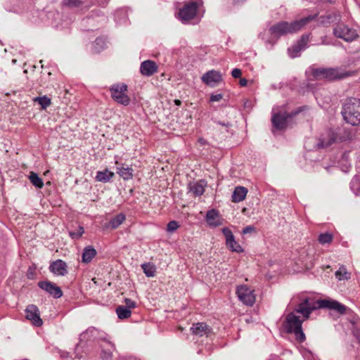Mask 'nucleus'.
Masks as SVG:
<instances>
[{
	"label": "nucleus",
	"instance_id": "1",
	"mask_svg": "<svg viewBox=\"0 0 360 360\" xmlns=\"http://www.w3.org/2000/svg\"><path fill=\"white\" fill-rule=\"evenodd\" d=\"M319 308H328L337 311L341 314L345 313L346 307L340 302L331 300H319L307 298L299 304L295 311L287 315L285 319V328L288 333H293L296 339L304 342L305 335L302 329L304 321L309 319V314Z\"/></svg>",
	"mask_w": 360,
	"mask_h": 360
},
{
	"label": "nucleus",
	"instance_id": "2",
	"mask_svg": "<svg viewBox=\"0 0 360 360\" xmlns=\"http://www.w3.org/2000/svg\"><path fill=\"white\" fill-rule=\"evenodd\" d=\"M345 120L352 125L360 124V100L350 99L343 107L342 111Z\"/></svg>",
	"mask_w": 360,
	"mask_h": 360
},
{
	"label": "nucleus",
	"instance_id": "3",
	"mask_svg": "<svg viewBox=\"0 0 360 360\" xmlns=\"http://www.w3.org/2000/svg\"><path fill=\"white\" fill-rule=\"evenodd\" d=\"M316 79L334 80L343 79L349 75V73L339 68H317L312 71Z\"/></svg>",
	"mask_w": 360,
	"mask_h": 360
},
{
	"label": "nucleus",
	"instance_id": "4",
	"mask_svg": "<svg viewBox=\"0 0 360 360\" xmlns=\"http://www.w3.org/2000/svg\"><path fill=\"white\" fill-rule=\"evenodd\" d=\"M200 5V1H194L186 3L177 12L178 18L181 20H192L198 13Z\"/></svg>",
	"mask_w": 360,
	"mask_h": 360
},
{
	"label": "nucleus",
	"instance_id": "5",
	"mask_svg": "<svg viewBox=\"0 0 360 360\" xmlns=\"http://www.w3.org/2000/svg\"><path fill=\"white\" fill-rule=\"evenodd\" d=\"M111 96L117 103L128 105L130 98L127 96V85L125 84H115L110 87Z\"/></svg>",
	"mask_w": 360,
	"mask_h": 360
},
{
	"label": "nucleus",
	"instance_id": "6",
	"mask_svg": "<svg viewBox=\"0 0 360 360\" xmlns=\"http://www.w3.org/2000/svg\"><path fill=\"white\" fill-rule=\"evenodd\" d=\"M302 24H276L270 28L271 35L279 37L300 30Z\"/></svg>",
	"mask_w": 360,
	"mask_h": 360
},
{
	"label": "nucleus",
	"instance_id": "7",
	"mask_svg": "<svg viewBox=\"0 0 360 360\" xmlns=\"http://www.w3.org/2000/svg\"><path fill=\"white\" fill-rule=\"evenodd\" d=\"M333 32L337 37L343 39L346 41H351L358 36L356 30L349 27L346 24H337Z\"/></svg>",
	"mask_w": 360,
	"mask_h": 360
},
{
	"label": "nucleus",
	"instance_id": "8",
	"mask_svg": "<svg viewBox=\"0 0 360 360\" xmlns=\"http://www.w3.org/2000/svg\"><path fill=\"white\" fill-rule=\"evenodd\" d=\"M236 294L239 300L245 304L252 306L255 302V295L254 290L250 288L248 285H241L238 286Z\"/></svg>",
	"mask_w": 360,
	"mask_h": 360
},
{
	"label": "nucleus",
	"instance_id": "9",
	"mask_svg": "<svg viewBox=\"0 0 360 360\" xmlns=\"http://www.w3.org/2000/svg\"><path fill=\"white\" fill-rule=\"evenodd\" d=\"M339 16L337 15H328L326 16H319L316 14L314 15H308L307 16L303 17L300 18V20H297L294 21L293 22H309V21H317L319 22H334L335 21H339L340 19L338 18Z\"/></svg>",
	"mask_w": 360,
	"mask_h": 360
},
{
	"label": "nucleus",
	"instance_id": "10",
	"mask_svg": "<svg viewBox=\"0 0 360 360\" xmlns=\"http://www.w3.org/2000/svg\"><path fill=\"white\" fill-rule=\"evenodd\" d=\"M201 79L207 86L214 87L222 81V76L219 72L212 70L205 73Z\"/></svg>",
	"mask_w": 360,
	"mask_h": 360
},
{
	"label": "nucleus",
	"instance_id": "11",
	"mask_svg": "<svg viewBox=\"0 0 360 360\" xmlns=\"http://www.w3.org/2000/svg\"><path fill=\"white\" fill-rule=\"evenodd\" d=\"M222 233L226 238V247L233 252H242V247L236 241L232 231L227 227L222 229Z\"/></svg>",
	"mask_w": 360,
	"mask_h": 360
},
{
	"label": "nucleus",
	"instance_id": "12",
	"mask_svg": "<svg viewBox=\"0 0 360 360\" xmlns=\"http://www.w3.org/2000/svg\"><path fill=\"white\" fill-rule=\"evenodd\" d=\"M297 113V112H295L292 115L286 112L274 113L272 117V122L274 126L278 129H283L285 128L288 125V119Z\"/></svg>",
	"mask_w": 360,
	"mask_h": 360
},
{
	"label": "nucleus",
	"instance_id": "13",
	"mask_svg": "<svg viewBox=\"0 0 360 360\" xmlns=\"http://www.w3.org/2000/svg\"><path fill=\"white\" fill-rule=\"evenodd\" d=\"M26 319L31 321L33 325L41 326L43 325V320L39 316L38 308L34 305H29L25 310Z\"/></svg>",
	"mask_w": 360,
	"mask_h": 360
},
{
	"label": "nucleus",
	"instance_id": "14",
	"mask_svg": "<svg viewBox=\"0 0 360 360\" xmlns=\"http://www.w3.org/2000/svg\"><path fill=\"white\" fill-rule=\"evenodd\" d=\"M206 221L211 227H217L223 224V219L216 210H209L206 214Z\"/></svg>",
	"mask_w": 360,
	"mask_h": 360
},
{
	"label": "nucleus",
	"instance_id": "15",
	"mask_svg": "<svg viewBox=\"0 0 360 360\" xmlns=\"http://www.w3.org/2000/svg\"><path fill=\"white\" fill-rule=\"evenodd\" d=\"M49 270L57 276H65L68 273L67 264L61 259H57L51 262Z\"/></svg>",
	"mask_w": 360,
	"mask_h": 360
},
{
	"label": "nucleus",
	"instance_id": "16",
	"mask_svg": "<svg viewBox=\"0 0 360 360\" xmlns=\"http://www.w3.org/2000/svg\"><path fill=\"white\" fill-rule=\"evenodd\" d=\"M191 331L194 335L202 337L203 335L208 336L211 333V329L205 323H197L193 324Z\"/></svg>",
	"mask_w": 360,
	"mask_h": 360
},
{
	"label": "nucleus",
	"instance_id": "17",
	"mask_svg": "<svg viewBox=\"0 0 360 360\" xmlns=\"http://www.w3.org/2000/svg\"><path fill=\"white\" fill-rule=\"evenodd\" d=\"M308 42V36H303L302 39L298 41L297 44L288 49V53L291 58H295L298 56L300 52L305 49Z\"/></svg>",
	"mask_w": 360,
	"mask_h": 360
},
{
	"label": "nucleus",
	"instance_id": "18",
	"mask_svg": "<svg viewBox=\"0 0 360 360\" xmlns=\"http://www.w3.org/2000/svg\"><path fill=\"white\" fill-rule=\"evenodd\" d=\"M86 0H63V6L72 9H83L89 7V4L86 2Z\"/></svg>",
	"mask_w": 360,
	"mask_h": 360
},
{
	"label": "nucleus",
	"instance_id": "19",
	"mask_svg": "<svg viewBox=\"0 0 360 360\" xmlns=\"http://www.w3.org/2000/svg\"><path fill=\"white\" fill-rule=\"evenodd\" d=\"M158 67L155 62L152 60L143 61L140 68V70L142 75L146 76H151L157 72Z\"/></svg>",
	"mask_w": 360,
	"mask_h": 360
},
{
	"label": "nucleus",
	"instance_id": "20",
	"mask_svg": "<svg viewBox=\"0 0 360 360\" xmlns=\"http://www.w3.org/2000/svg\"><path fill=\"white\" fill-rule=\"evenodd\" d=\"M338 139V134L334 130H329L327 135L323 137L320 146L321 147H327L335 143Z\"/></svg>",
	"mask_w": 360,
	"mask_h": 360
},
{
	"label": "nucleus",
	"instance_id": "21",
	"mask_svg": "<svg viewBox=\"0 0 360 360\" xmlns=\"http://www.w3.org/2000/svg\"><path fill=\"white\" fill-rule=\"evenodd\" d=\"M46 292L54 298H60L63 296L61 288L52 282L46 281Z\"/></svg>",
	"mask_w": 360,
	"mask_h": 360
},
{
	"label": "nucleus",
	"instance_id": "22",
	"mask_svg": "<svg viewBox=\"0 0 360 360\" xmlns=\"http://www.w3.org/2000/svg\"><path fill=\"white\" fill-rule=\"evenodd\" d=\"M247 193L248 190L245 187H236L232 195V201L234 202L243 201L245 198Z\"/></svg>",
	"mask_w": 360,
	"mask_h": 360
},
{
	"label": "nucleus",
	"instance_id": "23",
	"mask_svg": "<svg viewBox=\"0 0 360 360\" xmlns=\"http://www.w3.org/2000/svg\"><path fill=\"white\" fill-rule=\"evenodd\" d=\"M125 220V215L119 214L112 218L108 224L105 225V228H110L112 229H117Z\"/></svg>",
	"mask_w": 360,
	"mask_h": 360
},
{
	"label": "nucleus",
	"instance_id": "24",
	"mask_svg": "<svg viewBox=\"0 0 360 360\" xmlns=\"http://www.w3.org/2000/svg\"><path fill=\"white\" fill-rule=\"evenodd\" d=\"M96 250L92 246H87L82 253V262L89 263L96 256Z\"/></svg>",
	"mask_w": 360,
	"mask_h": 360
},
{
	"label": "nucleus",
	"instance_id": "25",
	"mask_svg": "<svg viewBox=\"0 0 360 360\" xmlns=\"http://www.w3.org/2000/svg\"><path fill=\"white\" fill-rule=\"evenodd\" d=\"M189 190L195 195H201L205 192V184L203 181L191 184L189 185Z\"/></svg>",
	"mask_w": 360,
	"mask_h": 360
},
{
	"label": "nucleus",
	"instance_id": "26",
	"mask_svg": "<svg viewBox=\"0 0 360 360\" xmlns=\"http://www.w3.org/2000/svg\"><path fill=\"white\" fill-rule=\"evenodd\" d=\"M117 173L124 180H129L133 177V169L129 166L117 167Z\"/></svg>",
	"mask_w": 360,
	"mask_h": 360
},
{
	"label": "nucleus",
	"instance_id": "27",
	"mask_svg": "<svg viewBox=\"0 0 360 360\" xmlns=\"http://www.w3.org/2000/svg\"><path fill=\"white\" fill-rule=\"evenodd\" d=\"M113 172H110L108 169H105L104 171L98 172L96 179L98 181L108 182L113 177Z\"/></svg>",
	"mask_w": 360,
	"mask_h": 360
},
{
	"label": "nucleus",
	"instance_id": "28",
	"mask_svg": "<svg viewBox=\"0 0 360 360\" xmlns=\"http://www.w3.org/2000/svg\"><path fill=\"white\" fill-rule=\"evenodd\" d=\"M117 316L120 319H125L131 316V311L130 309L122 305L118 306L116 309Z\"/></svg>",
	"mask_w": 360,
	"mask_h": 360
},
{
	"label": "nucleus",
	"instance_id": "29",
	"mask_svg": "<svg viewBox=\"0 0 360 360\" xmlns=\"http://www.w3.org/2000/svg\"><path fill=\"white\" fill-rule=\"evenodd\" d=\"M141 267L143 270V272L148 277H153L155 273V265L150 263H146L141 265Z\"/></svg>",
	"mask_w": 360,
	"mask_h": 360
},
{
	"label": "nucleus",
	"instance_id": "30",
	"mask_svg": "<svg viewBox=\"0 0 360 360\" xmlns=\"http://www.w3.org/2000/svg\"><path fill=\"white\" fill-rule=\"evenodd\" d=\"M29 179L30 180V181L32 182V184L37 187V188H42L43 186H44V183H43V181L41 178L39 177V176L37 175V174L34 173V172H30V176H29Z\"/></svg>",
	"mask_w": 360,
	"mask_h": 360
},
{
	"label": "nucleus",
	"instance_id": "31",
	"mask_svg": "<svg viewBox=\"0 0 360 360\" xmlns=\"http://www.w3.org/2000/svg\"><path fill=\"white\" fill-rule=\"evenodd\" d=\"M333 238V236L331 233H324L319 235L318 240L321 244L325 245L330 243Z\"/></svg>",
	"mask_w": 360,
	"mask_h": 360
},
{
	"label": "nucleus",
	"instance_id": "32",
	"mask_svg": "<svg viewBox=\"0 0 360 360\" xmlns=\"http://www.w3.org/2000/svg\"><path fill=\"white\" fill-rule=\"evenodd\" d=\"M335 276L339 280L349 278L350 274L344 266H341L336 272Z\"/></svg>",
	"mask_w": 360,
	"mask_h": 360
},
{
	"label": "nucleus",
	"instance_id": "33",
	"mask_svg": "<svg viewBox=\"0 0 360 360\" xmlns=\"http://www.w3.org/2000/svg\"><path fill=\"white\" fill-rule=\"evenodd\" d=\"M179 227V224L176 221H171L167 224V230L169 232H173L176 231Z\"/></svg>",
	"mask_w": 360,
	"mask_h": 360
},
{
	"label": "nucleus",
	"instance_id": "34",
	"mask_svg": "<svg viewBox=\"0 0 360 360\" xmlns=\"http://www.w3.org/2000/svg\"><path fill=\"white\" fill-rule=\"evenodd\" d=\"M84 229L82 227H79L78 231L77 232H70V236L72 237V238L73 239H77L79 238H80L82 236V235L84 233Z\"/></svg>",
	"mask_w": 360,
	"mask_h": 360
},
{
	"label": "nucleus",
	"instance_id": "35",
	"mask_svg": "<svg viewBox=\"0 0 360 360\" xmlns=\"http://www.w3.org/2000/svg\"><path fill=\"white\" fill-rule=\"evenodd\" d=\"M125 306L127 308L131 310V309H134L136 307V304L134 301L131 300V299L126 298L124 300Z\"/></svg>",
	"mask_w": 360,
	"mask_h": 360
},
{
	"label": "nucleus",
	"instance_id": "36",
	"mask_svg": "<svg viewBox=\"0 0 360 360\" xmlns=\"http://www.w3.org/2000/svg\"><path fill=\"white\" fill-rule=\"evenodd\" d=\"M223 98V95L221 94H212L210 96L211 102H218L221 101Z\"/></svg>",
	"mask_w": 360,
	"mask_h": 360
},
{
	"label": "nucleus",
	"instance_id": "37",
	"mask_svg": "<svg viewBox=\"0 0 360 360\" xmlns=\"http://www.w3.org/2000/svg\"><path fill=\"white\" fill-rule=\"evenodd\" d=\"M34 101L38 102L41 105L42 109H45V96L37 97L34 99Z\"/></svg>",
	"mask_w": 360,
	"mask_h": 360
},
{
	"label": "nucleus",
	"instance_id": "38",
	"mask_svg": "<svg viewBox=\"0 0 360 360\" xmlns=\"http://www.w3.org/2000/svg\"><path fill=\"white\" fill-rule=\"evenodd\" d=\"M241 75H242V72L238 68H235L231 72V75L234 78H239V77H240Z\"/></svg>",
	"mask_w": 360,
	"mask_h": 360
},
{
	"label": "nucleus",
	"instance_id": "39",
	"mask_svg": "<svg viewBox=\"0 0 360 360\" xmlns=\"http://www.w3.org/2000/svg\"><path fill=\"white\" fill-rule=\"evenodd\" d=\"M255 231V227H253L252 226H248L243 229V234L250 233L252 232H254Z\"/></svg>",
	"mask_w": 360,
	"mask_h": 360
},
{
	"label": "nucleus",
	"instance_id": "40",
	"mask_svg": "<svg viewBox=\"0 0 360 360\" xmlns=\"http://www.w3.org/2000/svg\"><path fill=\"white\" fill-rule=\"evenodd\" d=\"M27 277L30 279H33L34 278V269H32L31 267H30L28 271H27Z\"/></svg>",
	"mask_w": 360,
	"mask_h": 360
},
{
	"label": "nucleus",
	"instance_id": "41",
	"mask_svg": "<svg viewBox=\"0 0 360 360\" xmlns=\"http://www.w3.org/2000/svg\"><path fill=\"white\" fill-rule=\"evenodd\" d=\"M233 5H241L244 4L246 0H231Z\"/></svg>",
	"mask_w": 360,
	"mask_h": 360
},
{
	"label": "nucleus",
	"instance_id": "42",
	"mask_svg": "<svg viewBox=\"0 0 360 360\" xmlns=\"http://www.w3.org/2000/svg\"><path fill=\"white\" fill-rule=\"evenodd\" d=\"M239 83L241 86H245L248 84V80L245 78H242L240 79Z\"/></svg>",
	"mask_w": 360,
	"mask_h": 360
},
{
	"label": "nucleus",
	"instance_id": "43",
	"mask_svg": "<svg viewBox=\"0 0 360 360\" xmlns=\"http://www.w3.org/2000/svg\"><path fill=\"white\" fill-rule=\"evenodd\" d=\"M104 44V42L103 41L102 39H96V41H95V46H98V45H101V44Z\"/></svg>",
	"mask_w": 360,
	"mask_h": 360
},
{
	"label": "nucleus",
	"instance_id": "44",
	"mask_svg": "<svg viewBox=\"0 0 360 360\" xmlns=\"http://www.w3.org/2000/svg\"><path fill=\"white\" fill-rule=\"evenodd\" d=\"M39 286L42 289H45V281H40L39 283Z\"/></svg>",
	"mask_w": 360,
	"mask_h": 360
},
{
	"label": "nucleus",
	"instance_id": "45",
	"mask_svg": "<svg viewBox=\"0 0 360 360\" xmlns=\"http://www.w3.org/2000/svg\"><path fill=\"white\" fill-rule=\"evenodd\" d=\"M174 103L176 105H180L181 103V101L177 99L174 101Z\"/></svg>",
	"mask_w": 360,
	"mask_h": 360
},
{
	"label": "nucleus",
	"instance_id": "46",
	"mask_svg": "<svg viewBox=\"0 0 360 360\" xmlns=\"http://www.w3.org/2000/svg\"><path fill=\"white\" fill-rule=\"evenodd\" d=\"M51 104V99L46 97V107Z\"/></svg>",
	"mask_w": 360,
	"mask_h": 360
},
{
	"label": "nucleus",
	"instance_id": "47",
	"mask_svg": "<svg viewBox=\"0 0 360 360\" xmlns=\"http://www.w3.org/2000/svg\"><path fill=\"white\" fill-rule=\"evenodd\" d=\"M356 195H360V188L359 190L356 191Z\"/></svg>",
	"mask_w": 360,
	"mask_h": 360
},
{
	"label": "nucleus",
	"instance_id": "48",
	"mask_svg": "<svg viewBox=\"0 0 360 360\" xmlns=\"http://www.w3.org/2000/svg\"><path fill=\"white\" fill-rule=\"evenodd\" d=\"M50 184H51L50 181H46V186H47V185H50Z\"/></svg>",
	"mask_w": 360,
	"mask_h": 360
},
{
	"label": "nucleus",
	"instance_id": "49",
	"mask_svg": "<svg viewBox=\"0 0 360 360\" xmlns=\"http://www.w3.org/2000/svg\"><path fill=\"white\" fill-rule=\"evenodd\" d=\"M179 329L180 330H183V328H182V327H179Z\"/></svg>",
	"mask_w": 360,
	"mask_h": 360
},
{
	"label": "nucleus",
	"instance_id": "50",
	"mask_svg": "<svg viewBox=\"0 0 360 360\" xmlns=\"http://www.w3.org/2000/svg\"><path fill=\"white\" fill-rule=\"evenodd\" d=\"M16 62V60L13 59V63H15Z\"/></svg>",
	"mask_w": 360,
	"mask_h": 360
}]
</instances>
